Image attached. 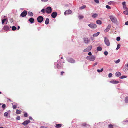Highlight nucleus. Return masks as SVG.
Instances as JSON below:
<instances>
[{
  "instance_id": "f257e3e1",
  "label": "nucleus",
  "mask_w": 128,
  "mask_h": 128,
  "mask_svg": "<svg viewBox=\"0 0 128 128\" xmlns=\"http://www.w3.org/2000/svg\"><path fill=\"white\" fill-rule=\"evenodd\" d=\"M86 59L91 61H94L95 59V58L94 56H88L86 57Z\"/></svg>"
},
{
  "instance_id": "f03ea898",
  "label": "nucleus",
  "mask_w": 128,
  "mask_h": 128,
  "mask_svg": "<svg viewBox=\"0 0 128 128\" xmlns=\"http://www.w3.org/2000/svg\"><path fill=\"white\" fill-rule=\"evenodd\" d=\"M104 42L105 44L107 46H109L110 44V43L108 38L106 37H105L104 38Z\"/></svg>"
},
{
  "instance_id": "7ed1b4c3",
  "label": "nucleus",
  "mask_w": 128,
  "mask_h": 128,
  "mask_svg": "<svg viewBox=\"0 0 128 128\" xmlns=\"http://www.w3.org/2000/svg\"><path fill=\"white\" fill-rule=\"evenodd\" d=\"M110 18L112 22L114 23H116V22H117V20L116 18L114 16H110Z\"/></svg>"
},
{
  "instance_id": "20e7f679",
  "label": "nucleus",
  "mask_w": 128,
  "mask_h": 128,
  "mask_svg": "<svg viewBox=\"0 0 128 128\" xmlns=\"http://www.w3.org/2000/svg\"><path fill=\"white\" fill-rule=\"evenodd\" d=\"M46 12L47 14L51 13L52 11V9L50 6H48L46 9Z\"/></svg>"
},
{
  "instance_id": "39448f33",
  "label": "nucleus",
  "mask_w": 128,
  "mask_h": 128,
  "mask_svg": "<svg viewBox=\"0 0 128 128\" xmlns=\"http://www.w3.org/2000/svg\"><path fill=\"white\" fill-rule=\"evenodd\" d=\"M44 20V18L42 16H39L37 18V20L38 22L41 23Z\"/></svg>"
},
{
  "instance_id": "423d86ee",
  "label": "nucleus",
  "mask_w": 128,
  "mask_h": 128,
  "mask_svg": "<svg viewBox=\"0 0 128 128\" xmlns=\"http://www.w3.org/2000/svg\"><path fill=\"white\" fill-rule=\"evenodd\" d=\"M92 46H89L88 47H87L84 50V52H88L91 50V49L92 48Z\"/></svg>"
},
{
  "instance_id": "0eeeda50",
  "label": "nucleus",
  "mask_w": 128,
  "mask_h": 128,
  "mask_svg": "<svg viewBox=\"0 0 128 128\" xmlns=\"http://www.w3.org/2000/svg\"><path fill=\"white\" fill-rule=\"evenodd\" d=\"M88 26L92 28H95L96 27V24H88Z\"/></svg>"
},
{
  "instance_id": "6e6552de",
  "label": "nucleus",
  "mask_w": 128,
  "mask_h": 128,
  "mask_svg": "<svg viewBox=\"0 0 128 128\" xmlns=\"http://www.w3.org/2000/svg\"><path fill=\"white\" fill-rule=\"evenodd\" d=\"M72 13V11L70 10H66L64 12V14L66 15V14H71Z\"/></svg>"
},
{
  "instance_id": "1a4fd4ad",
  "label": "nucleus",
  "mask_w": 128,
  "mask_h": 128,
  "mask_svg": "<svg viewBox=\"0 0 128 128\" xmlns=\"http://www.w3.org/2000/svg\"><path fill=\"white\" fill-rule=\"evenodd\" d=\"M67 60L68 62L72 63H74L75 62V60L71 58H68Z\"/></svg>"
},
{
  "instance_id": "9d476101",
  "label": "nucleus",
  "mask_w": 128,
  "mask_h": 128,
  "mask_svg": "<svg viewBox=\"0 0 128 128\" xmlns=\"http://www.w3.org/2000/svg\"><path fill=\"white\" fill-rule=\"evenodd\" d=\"M27 12L26 10H24L20 14V16L22 17H24L27 14Z\"/></svg>"
},
{
  "instance_id": "9b49d317",
  "label": "nucleus",
  "mask_w": 128,
  "mask_h": 128,
  "mask_svg": "<svg viewBox=\"0 0 128 128\" xmlns=\"http://www.w3.org/2000/svg\"><path fill=\"white\" fill-rule=\"evenodd\" d=\"M57 15V13L56 12H54L52 13L51 16L52 18H55L56 16Z\"/></svg>"
},
{
  "instance_id": "f8f14e48",
  "label": "nucleus",
  "mask_w": 128,
  "mask_h": 128,
  "mask_svg": "<svg viewBox=\"0 0 128 128\" xmlns=\"http://www.w3.org/2000/svg\"><path fill=\"white\" fill-rule=\"evenodd\" d=\"M30 122L29 120H27L24 122L22 124L24 126H26Z\"/></svg>"
},
{
  "instance_id": "ddd939ff",
  "label": "nucleus",
  "mask_w": 128,
  "mask_h": 128,
  "mask_svg": "<svg viewBox=\"0 0 128 128\" xmlns=\"http://www.w3.org/2000/svg\"><path fill=\"white\" fill-rule=\"evenodd\" d=\"M63 66V65L60 62H58L57 64V67L58 69H59L61 68H62Z\"/></svg>"
},
{
  "instance_id": "4468645a",
  "label": "nucleus",
  "mask_w": 128,
  "mask_h": 128,
  "mask_svg": "<svg viewBox=\"0 0 128 128\" xmlns=\"http://www.w3.org/2000/svg\"><path fill=\"white\" fill-rule=\"evenodd\" d=\"M3 29L4 30L7 31L9 30L10 28L8 26H4Z\"/></svg>"
},
{
  "instance_id": "2eb2a0df",
  "label": "nucleus",
  "mask_w": 128,
  "mask_h": 128,
  "mask_svg": "<svg viewBox=\"0 0 128 128\" xmlns=\"http://www.w3.org/2000/svg\"><path fill=\"white\" fill-rule=\"evenodd\" d=\"M110 82L113 84H117L119 83V82L117 80H111Z\"/></svg>"
},
{
  "instance_id": "dca6fc26",
  "label": "nucleus",
  "mask_w": 128,
  "mask_h": 128,
  "mask_svg": "<svg viewBox=\"0 0 128 128\" xmlns=\"http://www.w3.org/2000/svg\"><path fill=\"white\" fill-rule=\"evenodd\" d=\"M125 68H123V70L126 72V71L127 70H128V64H127L126 65H125Z\"/></svg>"
},
{
  "instance_id": "f3484780",
  "label": "nucleus",
  "mask_w": 128,
  "mask_h": 128,
  "mask_svg": "<svg viewBox=\"0 0 128 128\" xmlns=\"http://www.w3.org/2000/svg\"><path fill=\"white\" fill-rule=\"evenodd\" d=\"M28 20L31 23H32L34 22V20L32 18H30Z\"/></svg>"
},
{
  "instance_id": "a211bd4d",
  "label": "nucleus",
  "mask_w": 128,
  "mask_h": 128,
  "mask_svg": "<svg viewBox=\"0 0 128 128\" xmlns=\"http://www.w3.org/2000/svg\"><path fill=\"white\" fill-rule=\"evenodd\" d=\"M84 42L86 43H88L90 42V40L88 38H85L84 39Z\"/></svg>"
},
{
  "instance_id": "6ab92c4d",
  "label": "nucleus",
  "mask_w": 128,
  "mask_h": 128,
  "mask_svg": "<svg viewBox=\"0 0 128 128\" xmlns=\"http://www.w3.org/2000/svg\"><path fill=\"white\" fill-rule=\"evenodd\" d=\"M81 125L84 127H86L87 126H88L89 125L88 124H87L86 123V122H83L82 123V124H81Z\"/></svg>"
},
{
  "instance_id": "aec40b11",
  "label": "nucleus",
  "mask_w": 128,
  "mask_h": 128,
  "mask_svg": "<svg viewBox=\"0 0 128 128\" xmlns=\"http://www.w3.org/2000/svg\"><path fill=\"white\" fill-rule=\"evenodd\" d=\"M115 75L116 76L119 77L121 75V74L120 72H118L116 73Z\"/></svg>"
},
{
  "instance_id": "412c9836",
  "label": "nucleus",
  "mask_w": 128,
  "mask_h": 128,
  "mask_svg": "<svg viewBox=\"0 0 128 128\" xmlns=\"http://www.w3.org/2000/svg\"><path fill=\"white\" fill-rule=\"evenodd\" d=\"M6 21V24H7L8 22V20H7L6 18H5L3 19L2 20V24H3L4 22Z\"/></svg>"
},
{
  "instance_id": "4be33fe9",
  "label": "nucleus",
  "mask_w": 128,
  "mask_h": 128,
  "mask_svg": "<svg viewBox=\"0 0 128 128\" xmlns=\"http://www.w3.org/2000/svg\"><path fill=\"white\" fill-rule=\"evenodd\" d=\"M33 14L32 12H29L28 13V16H33Z\"/></svg>"
},
{
  "instance_id": "5701e85b",
  "label": "nucleus",
  "mask_w": 128,
  "mask_h": 128,
  "mask_svg": "<svg viewBox=\"0 0 128 128\" xmlns=\"http://www.w3.org/2000/svg\"><path fill=\"white\" fill-rule=\"evenodd\" d=\"M49 22V20L48 18H46L45 21V24H48V23Z\"/></svg>"
},
{
  "instance_id": "b1692460",
  "label": "nucleus",
  "mask_w": 128,
  "mask_h": 128,
  "mask_svg": "<svg viewBox=\"0 0 128 128\" xmlns=\"http://www.w3.org/2000/svg\"><path fill=\"white\" fill-rule=\"evenodd\" d=\"M98 14L95 13L92 16V17L93 18H95L98 16Z\"/></svg>"
},
{
  "instance_id": "393cba45",
  "label": "nucleus",
  "mask_w": 128,
  "mask_h": 128,
  "mask_svg": "<svg viewBox=\"0 0 128 128\" xmlns=\"http://www.w3.org/2000/svg\"><path fill=\"white\" fill-rule=\"evenodd\" d=\"M56 127L57 128H60L61 127L62 125L60 124H56Z\"/></svg>"
},
{
  "instance_id": "a878e982",
  "label": "nucleus",
  "mask_w": 128,
  "mask_h": 128,
  "mask_svg": "<svg viewBox=\"0 0 128 128\" xmlns=\"http://www.w3.org/2000/svg\"><path fill=\"white\" fill-rule=\"evenodd\" d=\"M100 32H98L96 34H94L93 35V36L94 37L97 36H98L100 34Z\"/></svg>"
},
{
  "instance_id": "bb28decb",
  "label": "nucleus",
  "mask_w": 128,
  "mask_h": 128,
  "mask_svg": "<svg viewBox=\"0 0 128 128\" xmlns=\"http://www.w3.org/2000/svg\"><path fill=\"white\" fill-rule=\"evenodd\" d=\"M126 10L124 11L123 12L124 14L127 15L128 14V8Z\"/></svg>"
},
{
  "instance_id": "cd10ccee",
  "label": "nucleus",
  "mask_w": 128,
  "mask_h": 128,
  "mask_svg": "<svg viewBox=\"0 0 128 128\" xmlns=\"http://www.w3.org/2000/svg\"><path fill=\"white\" fill-rule=\"evenodd\" d=\"M22 111L19 110H16V113L18 114H20L22 112Z\"/></svg>"
},
{
  "instance_id": "c85d7f7f",
  "label": "nucleus",
  "mask_w": 128,
  "mask_h": 128,
  "mask_svg": "<svg viewBox=\"0 0 128 128\" xmlns=\"http://www.w3.org/2000/svg\"><path fill=\"white\" fill-rule=\"evenodd\" d=\"M96 23L97 24H102V22L100 20H97L96 21Z\"/></svg>"
},
{
  "instance_id": "c756f323",
  "label": "nucleus",
  "mask_w": 128,
  "mask_h": 128,
  "mask_svg": "<svg viewBox=\"0 0 128 128\" xmlns=\"http://www.w3.org/2000/svg\"><path fill=\"white\" fill-rule=\"evenodd\" d=\"M125 101L126 103H127L128 102V97L126 96L125 98Z\"/></svg>"
},
{
  "instance_id": "7c9ffc66",
  "label": "nucleus",
  "mask_w": 128,
  "mask_h": 128,
  "mask_svg": "<svg viewBox=\"0 0 128 128\" xmlns=\"http://www.w3.org/2000/svg\"><path fill=\"white\" fill-rule=\"evenodd\" d=\"M97 50L98 51H101L102 50V48L100 46H98L97 48Z\"/></svg>"
},
{
  "instance_id": "2f4dec72",
  "label": "nucleus",
  "mask_w": 128,
  "mask_h": 128,
  "mask_svg": "<svg viewBox=\"0 0 128 128\" xmlns=\"http://www.w3.org/2000/svg\"><path fill=\"white\" fill-rule=\"evenodd\" d=\"M86 7L85 5L82 6L80 8V9L82 10L85 8Z\"/></svg>"
},
{
  "instance_id": "473e14b6",
  "label": "nucleus",
  "mask_w": 128,
  "mask_h": 128,
  "mask_svg": "<svg viewBox=\"0 0 128 128\" xmlns=\"http://www.w3.org/2000/svg\"><path fill=\"white\" fill-rule=\"evenodd\" d=\"M109 128H113V126L112 124H110L108 126Z\"/></svg>"
},
{
  "instance_id": "72a5a7b5",
  "label": "nucleus",
  "mask_w": 128,
  "mask_h": 128,
  "mask_svg": "<svg viewBox=\"0 0 128 128\" xmlns=\"http://www.w3.org/2000/svg\"><path fill=\"white\" fill-rule=\"evenodd\" d=\"M103 70V69L102 68L101 70H98L97 71V72H102Z\"/></svg>"
},
{
  "instance_id": "f704fd0d",
  "label": "nucleus",
  "mask_w": 128,
  "mask_h": 128,
  "mask_svg": "<svg viewBox=\"0 0 128 128\" xmlns=\"http://www.w3.org/2000/svg\"><path fill=\"white\" fill-rule=\"evenodd\" d=\"M16 29V27L13 26L12 27V30H15Z\"/></svg>"
},
{
  "instance_id": "c9c22d12",
  "label": "nucleus",
  "mask_w": 128,
  "mask_h": 128,
  "mask_svg": "<svg viewBox=\"0 0 128 128\" xmlns=\"http://www.w3.org/2000/svg\"><path fill=\"white\" fill-rule=\"evenodd\" d=\"M120 62V60L119 59H118L116 61H115V63L118 64Z\"/></svg>"
},
{
  "instance_id": "e433bc0d",
  "label": "nucleus",
  "mask_w": 128,
  "mask_h": 128,
  "mask_svg": "<svg viewBox=\"0 0 128 128\" xmlns=\"http://www.w3.org/2000/svg\"><path fill=\"white\" fill-rule=\"evenodd\" d=\"M4 116H8V113L7 112H5L4 114Z\"/></svg>"
},
{
  "instance_id": "4c0bfd02",
  "label": "nucleus",
  "mask_w": 128,
  "mask_h": 128,
  "mask_svg": "<svg viewBox=\"0 0 128 128\" xmlns=\"http://www.w3.org/2000/svg\"><path fill=\"white\" fill-rule=\"evenodd\" d=\"M41 12H42L43 14L45 13V10L44 8L42 9L41 11Z\"/></svg>"
},
{
  "instance_id": "58836bf2",
  "label": "nucleus",
  "mask_w": 128,
  "mask_h": 128,
  "mask_svg": "<svg viewBox=\"0 0 128 128\" xmlns=\"http://www.w3.org/2000/svg\"><path fill=\"white\" fill-rule=\"evenodd\" d=\"M106 8H107L108 9H111V8L109 6H108V5H106Z\"/></svg>"
},
{
  "instance_id": "ea45409f",
  "label": "nucleus",
  "mask_w": 128,
  "mask_h": 128,
  "mask_svg": "<svg viewBox=\"0 0 128 128\" xmlns=\"http://www.w3.org/2000/svg\"><path fill=\"white\" fill-rule=\"evenodd\" d=\"M120 45L119 44L117 45V48H116V50H118L120 48Z\"/></svg>"
},
{
  "instance_id": "a19ab883",
  "label": "nucleus",
  "mask_w": 128,
  "mask_h": 128,
  "mask_svg": "<svg viewBox=\"0 0 128 128\" xmlns=\"http://www.w3.org/2000/svg\"><path fill=\"white\" fill-rule=\"evenodd\" d=\"M28 115L27 113L25 112L24 114V116L25 117H27L28 116Z\"/></svg>"
},
{
  "instance_id": "79ce46f5",
  "label": "nucleus",
  "mask_w": 128,
  "mask_h": 128,
  "mask_svg": "<svg viewBox=\"0 0 128 128\" xmlns=\"http://www.w3.org/2000/svg\"><path fill=\"white\" fill-rule=\"evenodd\" d=\"M78 17L79 19H80L83 18L84 17L82 16H78Z\"/></svg>"
},
{
  "instance_id": "37998d69",
  "label": "nucleus",
  "mask_w": 128,
  "mask_h": 128,
  "mask_svg": "<svg viewBox=\"0 0 128 128\" xmlns=\"http://www.w3.org/2000/svg\"><path fill=\"white\" fill-rule=\"evenodd\" d=\"M116 40L118 41H119L120 40V37H118L116 38Z\"/></svg>"
},
{
  "instance_id": "c03bdc74",
  "label": "nucleus",
  "mask_w": 128,
  "mask_h": 128,
  "mask_svg": "<svg viewBox=\"0 0 128 128\" xmlns=\"http://www.w3.org/2000/svg\"><path fill=\"white\" fill-rule=\"evenodd\" d=\"M112 73H110L108 74V76L109 78L111 77L112 76Z\"/></svg>"
},
{
  "instance_id": "a18cd8bd",
  "label": "nucleus",
  "mask_w": 128,
  "mask_h": 128,
  "mask_svg": "<svg viewBox=\"0 0 128 128\" xmlns=\"http://www.w3.org/2000/svg\"><path fill=\"white\" fill-rule=\"evenodd\" d=\"M94 1L97 4L99 3V2L98 0H94Z\"/></svg>"
},
{
  "instance_id": "49530a36",
  "label": "nucleus",
  "mask_w": 128,
  "mask_h": 128,
  "mask_svg": "<svg viewBox=\"0 0 128 128\" xmlns=\"http://www.w3.org/2000/svg\"><path fill=\"white\" fill-rule=\"evenodd\" d=\"M12 107H13V108L14 109H15L17 108V106L16 105H13L12 106Z\"/></svg>"
},
{
  "instance_id": "de8ad7c7",
  "label": "nucleus",
  "mask_w": 128,
  "mask_h": 128,
  "mask_svg": "<svg viewBox=\"0 0 128 128\" xmlns=\"http://www.w3.org/2000/svg\"><path fill=\"white\" fill-rule=\"evenodd\" d=\"M111 27V25L110 24H109L108 25V26L107 28H108V29L110 30V28Z\"/></svg>"
},
{
  "instance_id": "09e8293b",
  "label": "nucleus",
  "mask_w": 128,
  "mask_h": 128,
  "mask_svg": "<svg viewBox=\"0 0 128 128\" xmlns=\"http://www.w3.org/2000/svg\"><path fill=\"white\" fill-rule=\"evenodd\" d=\"M6 104H4L2 106V108L4 109L6 107Z\"/></svg>"
},
{
  "instance_id": "8fccbe9b",
  "label": "nucleus",
  "mask_w": 128,
  "mask_h": 128,
  "mask_svg": "<svg viewBox=\"0 0 128 128\" xmlns=\"http://www.w3.org/2000/svg\"><path fill=\"white\" fill-rule=\"evenodd\" d=\"M108 54V52L106 51H105V52H104V54L106 56Z\"/></svg>"
},
{
  "instance_id": "3c124183",
  "label": "nucleus",
  "mask_w": 128,
  "mask_h": 128,
  "mask_svg": "<svg viewBox=\"0 0 128 128\" xmlns=\"http://www.w3.org/2000/svg\"><path fill=\"white\" fill-rule=\"evenodd\" d=\"M64 73V72L63 71H62L60 72V75L61 76H62L63 74Z\"/></svg>"
},
{
  "instance_id": "603ef678",
  "label": "nucleus",
  "mask_w": 128,
  "mask_h": 128,
  "mask_svg": "<svg viewBox=\"0 0 128 128\" xmlns=\"http://www.w3.org/2000/svg\"><path fill=\"white\" fill-rule=\"evenodd\" d=\"M126 2H122V5H123V6H125V5H126Z\"/></svg>"
},
{
  "instance_id": "864d4df0",
  "label": "nucleus",
  "mask_w": 128,
  "mask_h": 128,
  "mask_svg": "<svg viewBox=\"0 0 128 128\" xmlns=\"http://www.w3.org/2000/svg\"><path fill=\"white\" fill-rule=\"evenodd\" d=\"M109 30V29H108V28H106V30H105L104 31L105 32H108Z\"/></svg>"
},
{
  "instance_id": "5fc2aeb1",
  "label": "nucleus",
  "mask_w": 128,
  "mask_h": 128,
  "mask_svg": "<svg viewBox=\"0 0 128 128\" xmlns=\"http://www.w3.org/2000/svg\"><path fill=\"white\" fill-rule=\"evenodd\" d=\"M16 119H17L18 120H20V116H17L16 117Z\"/></svg>"
},
{
  "instance_id": "6e6d98bb",
  "label": "nucleus",
  "mask_w": 128,
  "mask_h": 128,
  "mask_svg": "<svg viewBox=\"0 0 128 128\" xmlns=\"http://www.w3.org/2000/svg\"><path fill=\"white\" fill-rule=\"evenodd\" d=\"M125 78V77L124 76H122L120 77V78L121 79L123 78Z\"/></svg>"
},
{
  "instance_id": "4d7b16f0",
  "label": "nucleus",
  "mask_w": 128,
  "mask_h": 128,
  "mask_svg": "<svg viewBox=\"0 0 128 128\" xmlns=\"http://www.w3.org/2000/svg\"><path fill=\"white\" fill-rule=\"evenodd\" d=\"M114 2L113 1H110V2H108V4H112V3H113V2Z\"/></svg>"
},
{
  "instance_id": "13d9d810",
  "label": "nucleus",
  "mask_w": 128,
  "mask_h": 128,
  "mask_svg": "<svg viewBox=\"0 0 128 128\" xmlns=\"http://www.w3.org/2000/svg\"><path fill=\"white\" fill-rule=\"evenodd\" d=\"M88 54L89 56H91L92 55V53L91 52H89L88 53Z\"/></svg>"
},
{
  "instance_id": "bf43d9fd",
  "label": "nucleus",
  "mask_w": 128,
  "mask_h": 128,
  "mask_svg": "<svg viewBox=\"0 0 128 128\" xmlns=\"http://www.w3.org/2000/svg\"><path fill=\"white\" fill-rule=\"evenodd\" d=\"M123 7L124 8V9H127L126 7V5H125V6H123Z\"/></svg>"
},
{
  "instance_id": "052dcab7",
  "label": "nucleus",
  "mask_w": 128,
  "mask_h": 128,
  "mask_svg": "<svg viewBox=\"0 0 128 128\" xmlns=\"http://www.w3.org/2000/svg\"><path fill=\"white\" fill-rule=\"evenodd\" d=\"M97 64H98L97 62H95L94 64V65H93V66H94L96 65Z\"/></svg>"
},
{
  "instance_id": "680f3d73",
  "label": "nucleus",
  "mask_w": 128,
  "mask_h": 128,
  "mask_svg": "<svg viewBox=\"0 0 128 128\" xmlns=\"http://www.w3.org/2000/svg\"><path fill=\"white\" fill-rule=\"evenodd\" d=\"M125 24L126 25H128V21L126 22L125 23Z\"/></svg>"
},
{
  "instance_id": "e2e57ef3",
  "label": "nucleus",
  "mask_w": 128,
  "mask_h": 128,
  "mask_svg": "<svg viewBox=\"0 0 128 128\" xmlns=\"http://www.w3.org/2000/svg\"><path fill=\"white\" fill-rule=\"evenodd\" d=\"M42 1L45 2L47 1L48 0H41Z\"/></svg>"
},
{
  "instance_id": "0e129e2a",
  "label": "nucleus",
  "mask_w": 128,
  "mask_h": 128,
  "mask_svg": "<svg viewBox=\"0 0 128 128\" xmlns=\"http://www.w3.org/2000/svg\"><path fill=\"white\" fill-rule=\"evenodd\" d=\"M45 127L44 126H41L40 127V128H45Z\"/></svg>"
},
{
  "instance_id": "69168bd1",
  "label": "nucleus",
  "mask_w": 128,
  "mask_h": 128,
  "mask_svg": "<svg viewBox=\"0 0 128 128\" xmlns=\"http://www.w3.org/2000/svg\"><path fill=\"white\" fill-rule=\"evenodd\" d=\"M124 122H128V120H126V121H124Z\"/></svg>"
},
{
  "instance_id": "338daca9",
  "label": "nucleus",
  "mask_w": 128,
  "mask_h": 128,
  "mask_svg": "<svg viewBox=\"0 0 128 128\" xmlns=\"http://www.w3.org/2000/svg\"><path fill=\"white\" fill-rule=\"evenodd\" d=\"M29 119L30 120H32V118L31 117H30L29 118Z\"/></svg>"
},
{
  "instance_id": "774afa93",
  "label": "nucleus",
  "mask_w": 128,
  "mask_h": 128,
  "mask_svg": "<svg viewBox=\"0 0 128 128\" xmlns=\"http://www.w3.org/2000/svg\"><path fill=\"white\" fill-rule=\"evenodd\" d=\"M20 28V27L19 26H18V30Z\"/></svg>"
}]
</instances>
